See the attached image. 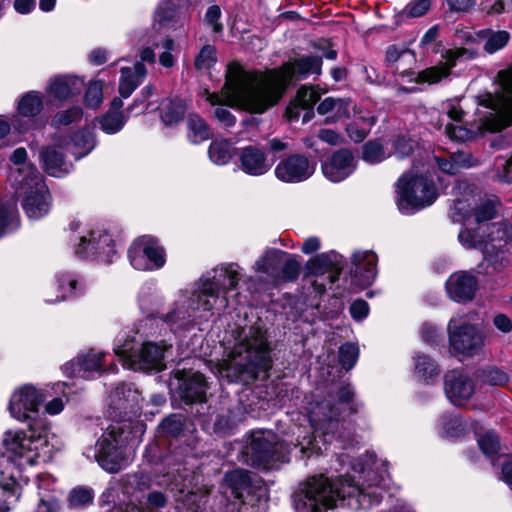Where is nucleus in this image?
Wrapping results in <instances>:
<instances>
[{
	"mask_svg": "<svg viewBox=\"0 0 512 512\" xmlns=\"http://www.w3.org/2000/svg\"><path fill=\"white\" fill-rule=\"evenodd\" d=\"M223 341L229 351L226 358L215 365V374L230 382L247 383L271 368L268 342L260 327L235 323Z\"/></svg>",
	"mask_w": 512,
	"mask_h": 512,
	"instance_id": "nucleus-5",
	"label": "nucleus"
},
{
	"mask_svg": "<svg viewBox=\"0 0 512 512\" xmlns=\"http://www.w3.org/2000/svg\"><path fill=\"white\" fill-rule=\"evenodd\" d=\"M104 354L99 351L90 350L77 358V372L84 378H90L94 372L101 370Z\"/></svg>",
	"mask_w": 512,
	"mask_h": 512,
	"instance_id": "nucleus-40",
	"label": "nucleus"
},
{
	"mask_svg": "<svg viewBox=\"0 0 512 512\" xmlns=\"http://www.w3.org/2000/svg\"><path fill=\"white\" fill-rule=\"evenodd\" d=\"M68 140L63 137H57L54 143L41 152V159L45 171L54 177H63L71 171V164L65 159V144Z\"/></svg>",
	"mask_w": 512,
	"mask_h": 512,
	"instance_id": "nucleus-25",
	"label": "nucleus"
},
{
	"mask_svg": "<svg viewBox=\"0 0 512 512\" xmlns=\"http://www.w3.org/2000/svg\"><path fill=\"white\" fill-rule=\"evenodd\" d=\"M21 489L15 476L11 473L0 472V512H8L18 502Z\"/></svg>",
	"mask_w": 512,
	"mask_h": 512,
	"instance_id": "nucleus-34",
	"label": "nucleus"
},
{
	"mask_svg": "<svg viewBox=\"0 0 512 512\" xmlns=\"http://www.w3.org/2000/svg\"><path fill=\"white\" fill-rule=\"evenodd\" d=\"M286 257V252L267 248L255 261L252 269L256 274L266 275L268 278L277 281L279 276V268Z\"/></svg>",
	"mask_w": 512,
	"mask_h": 512,
	"instance_id": "nucleus-30",
	"label": "nucleus"
},
{
	"mask_svg": "<svg viewBox=\"0 0 512 512\" xmlns=\"http://www.w3.org/2000/svg\"><path fill=\"white\" fill-rule=\"evenodd\" d=\"M169 347L154 342L137 344L134 339H125L114 347L115 354L123 366L134 371H160L165 368L164 356Z\"/></svg>",
	"mask_w": 512,
	"mask_h": 512,
	"instance_id": "nucleus-11",
	"label": "nucleus"
},
{
	"mask_svg": "<svg viewBox=\"0 0 512 512\" xmlns=\"http://www.w3.org/2000/svg\"><path fill=\"white\" fill-rule=\"evenodd\" d=\"M308 420L314 432L322 435L324 438L327 436L333 437L339 428V407L333 406L331 400H313L310 401L305 407ZM328 440H317V436L308 437L298 434L297 444L295 447H300V452L306 457L312 455H319L326 450Z\"/></svg>",
	"mask_w": 512,
	"mask_h": 512,
	"instance_id": "nucleus-7",
	"label": "nucleus"
},
{
	"mask_svg": "<svg viewBox=\"0 0 512 512\" xmlns=\"http://www.w3.org/2000/svg\"><path fill=\"white\" fill-rule=\"evenodd\" d=\"M146 75L147 69L143 63H136L133 67L122 68L119 81V93L121 97L128 98L140 83H142Z\"/></svg>",
	"mask_w": 512,
	"mask_h": 512,
	"instance_id": "nucleus-36",
	"label": "nucleus"
},
{
	"mask_svg": "<svg viewBox=\"0 0 512 512\" xmlns=\"http://www.w3.org/2000/svg\"><path fill=\"white\" fill-rule=\"evenodd\" d=\"M43 107V99L39 92L30 91L24 94L18 102V113L25 117L38 115Z\"/></svg>",
	"mask_w": 512,
	"mask_h": 512,
	"instance_id": "nucleus-46",
	"label": "nucleus"
},
{
	"mask_svg": "<svg viewBox=\"0 0 512 512\" xmlns=\"http://www.w3.org/2000/svg\"><path fill=\"white\" fill-rule=\"evenodd\" d=\"M393 145L395 147V154L399 157L408 156L414 149V141L405 136L397 137Z\"/></svg>",
	"mask_w": 512,
	"mask_h": 512,
	"instance_id": "nucleus-64",
	"label": "nucleus"
},
{
	"mask_svg": "<svg viewBox=\"0 0 512 512\" xmlns=\"http://www.w3.org/2000/svg\"><path fill=\"white\" fill-rule=\"evenodd\" d=\"M38 493L32 512H59L60 501L55 490H50L44 478L39 477Z\"/></svg>",
	"mask_w": 512,
	"mask_h": 512,
	"instance_id": "nucleus-38",
	"label": "nucleus"
},
{
	"mask_svg": "<svg viewBox=\"0 0 512 512\" xmlns=\"http://www.w3.org/2000/svg\"><path fill=\"white\" fill-rule=\"evenodd\" d=\"M182 421L181 417L178 415H171L165 418L161 424V429L170 435L176 436L182 431Z\"/></svg>",
	"mask_w": 512,
	"mask_h": 512,
	"instance_id": "nucleus-61",
	"label": "nucleus"
},
{
	"mask_svg": "<svg viewBox=\"0 0 512 512\" xmlns=\"http://www.w3.org/2000/svg\"><path fill=\"white\" fill-rule=\"evenodd\" d=\"M324 92L325 91H321L318 86H302L298 90L294 101L286 110L288 118L290 120L297 119L300 110H306L302 121L303 123L310 121L314 116L313 106Z\"/></svg>",
	"mask_w": 512,
	"mask_h": 512,
	"instance_id": "nucleus-29",
	"label": "nucleus"
},
{
	"mask_svg": "<svg viewBox=\"0 0 512 512\" xmlns=\"http://www.w3.org/2000/svg\"><path fill=\"white\" fill-rule=\"evenodd\" d=\"M188 138L198 144L210 138V129L205 120L198 114L191 113L187 117Z\"/></svg>",
	"mask_w": 512,
	"mask_h": 512,
	"instance_id": "nucleus-43",
	"label": "nucleus"
},
{
	"mask_svg": "<svg viewBox=\"0 0 512 512\" xmlns=\"http://www.w3.org/2000/svg\"><path fill=\"white\" fill-rule=\"evenodd\" d=\"M16 215L17 210L14 201L7 206H0V237L4 234L6 227L15 220Z\"/></svg>",
	"mask_w": 512,
	"mask_h": 512,
	"instance_id": "nucleus-60",
	"label": "nucleus"
},
{
	"mask_svg": "<svg viewBox=\"0 0 512 512\" xmlns=\"http://www.w3.org/2000/svg\"><path fill=\"white\" fill-rule=\"evenodd\" d=\"M288 446L278 442L271 431H256L252 433L251 443L247 454L251 456L254 465L268 467L273 462L287 461Z\"/></svg>",
	"mask_w": 512,
	"mask_h": 512,
	"instance_id": "nucleus-16",
	"label": "nucleus"
},
{
	"mask_svg": "<svg viewBox=\"0 0 512 512\" xmlns=\"http://www.w3.org/2000/svg\"><path fill=\"white\" fill-rule=\"evenodd\" d=\"M444 391L454 406L462 407L474 396L475 383L465 372L451 370L444 376Z\"/></svg>",
	"mask_w": 512,
	"mask_h": 512,
	"instance_id": "nucleus-23",
	"label": "nucleus"
},
{
	"mask_svg": "<svg viewBox=\"0 0 512 512\" xmlns=\"http://www.w3.org/2000/svg\"><path fill=\"white\" fill-rule=\"evenodd\" d=\"M130 264L139 271L160 269L165 264V252L156 239L150 236L137 238L128 250Z\"/></svg>",
	"mask_w": 512,
	"mask_h": 512,
	"instance_id": "nucleus-17",
	"label": "nucleus"
},
{
	"mask_svg": "<svg viewBox=\"0 0 512 512\" xmlns=\"http://www.w3.org/2000/svg\"><path fill=\"white\" fill-rule=\"evenodd\" d=\"M1 444L7 456L20 466L46 463L54 452L49 428L43 422L30 423L26 430H6Z\"/></svg>",
	"mask_w": 512,
	"mask_h": 512,
	"instance_id": "nucleus-6",
	"label": "nucleus"
},
{
	"mask_svg": "<svg viewBox=\"0 0 512 512\" xmlns=\"http://www.w3.org/2000/svg\"><path fill=\"white\" fill-rule=\"evenodd\" d=\"M430 6V0H415L406 6L405 12L409 17H421L430 9Z\"/></svg>",
	"mask_w": 512,
	"mask_h": 512,
	"instance_id": "nucleus-62",
	"label": "nucleus"
},
{
	"mask_svg": "<svg viewBox=\"0 0 512 512\" xmlns=\"http://www.w3.org/2000/svg\"><path fill=\"white\" fill-rule=\"evenodd\" d=\"M83 82L74 76H56L52 78L46 88L47 93L57 100L63 101L80 93Z\"/></svg>",
	"mask_w": 512,
	"mask_h": 512,
	"instance_id": "nucleus-32",
	"label": "nucleus"
},
{
	"mask_svg": "<svg viewBox=\"0 0 512 512\" xmlns=\"http://www.w3.org/2000/svg\"><path fill=\"white\" fill-rule=\"evenodd\" d=\"M280 267L281 270L279 269L278 280L293 281L299 275L300 263L287 253Z\"/></svg>",
	"mask_w": 512,
	"mask_h": 512,
	"instance_id": "nucleus-53",
	"label": "nucleus"
},
{
	"mask_svg": "<svg viewBox=\"0 0 512 512\" xmlns=\"http://www.w3.org/2000/svg\"><path fill=\"white\" fill-rule=\"evenodd\" d=\"M341 256L335 252L322 253L307 261L305 277L310 279L315 291L323 293L328 284L335 283L342 272Z\"/></svg>",
	"mask_w": 512,
	"mask_h": 512,
	"instance_id": "nucleus-15",
	"label": "nucleus"
},
{
	"mask_svg": "<svg viewBox=\"0 0 512 512\" xmlns=\"http://www.w3.org/2000/svg\"><path fill=\"white\" fill-rule=\"evenodd\" d=\"M389 154L378 141H369L362 147V158L370 164L379 163L385 160Z\"/></svg>",
	"mask_w": 512,
	"mask_h": 512,
	"instance_id": "nucleus-47",
	"label": "nucleus"
},
{
	"mask_svg": "<svg viewBox=\"0 0 512 512\" xmlns=\"http://www.w3.org/2000/svg\"><path fill=\"white\" fill-rule=\"evenodd\" d=\"M451 158L454 159L459 171L461 169H467L478 164V161L469 152L458 151L452 153Z\"/></svg>",
	"mask_w": 512,
	"mask_h": 512,
	"instance_id": "nucleus-63",
	"label": "nucleus"
},
{
	"mask_svg": "<svg viewBox=\"0 0 512 512\" xmlns=\"http://www.w3.org/2000/svg\"><path fill=\"white\" fill-rule=\"evenodd\" d=\"M314 171V162L302 154H292L276 164L274 175L283 183H299L310 178Z\"/></svg>",
	"mask_w": 512,
	"mask_h": 512,
	"instance_id": "nucleus-20",
	"label": "nucleus"
},
{
	"mask_svg": "<svg viewBox=\"0 0 512 512\" xmlns=\"http://www.w3.org/2000/svg\"><path fill=\"white\" fill-rule=\"evenodd\" d=\"M478 444L486 455H493L499 449V439L494 432H487L478 438Z\"/></svg>",
	"mask_w": 512,
	"mask_h": 512,
	"instance_id": "nucleus-59",
	"label": "nucleus"
},
{
	"mask_svg": "<svg viewBox=\"0 0 512 512\" xmlns=\"http://www.w3.org/2000/svg\"><path fill=\"white\" fill-rule=\"evenodd\" d=\"M239 169L250 176H262L268 173L272 167L265 150L248 145L240 149L238 153Z\"/></svg>",
	"mask_w": 512,
	"mask_h": 512,
	"instance_id": "nucleus-26",
	"label": "nucleus"
},
{
	"mask_svg": "<svg viewBox=\"0 0 512 512\" xmlns=\"http://www.w3.org/2000/svg\"><path fill=\"white\" fill-rule=\"evenodd\" d=\"M341 471L336 484L324 475L309 478L296 502L297 512H322L336 506L338 500L348 499L352 509L367 508L378 503L382 490L389 484L385 463L372 453L351 461V456L338 457Z\"/></svg>",
	"mask_w": 512,
	"mask_h": 512,
	"instance_id": "nucleus-1",
	"label": "nucleus"
},
{
	"mask_svg": "<svg viewBox=\"0 0 512 512\" xmlns=\"http://www.w3.org/2000/svg\"><path fill=\"white\" fill-rule=\"evenodd\" d=\"M163 51L159 54V63L164 68H172L177 61V48L173 39L166 37L161 42Z\"/></svg>",
	"mask_w": 512,
	"mask_h": 512,
	"instance_id": "nucleus-51",
	"label": "nucleus"
},
{
	"mask_svg": "<svg viewBox=\"0 0 512 512\" xmlns=\"http://www.w3.org/2000/svg\"><path fill=\"white\" fill-rule=\"evenodd\" d=\"M478 35L485 39L483 48L488 54H494L503 49L510 40V34L505 30H482Z\"/></svg>",
	"mask_w": 512,
	"mask_h": 512,
	"instance_id": "nucleus-44",
	"label": "nucleus"
},
{
	"mask_svg": "<svg viewBox=\"0 0 512 512\" xmlns=\"http://www.w3.org/2000/svg\"><path fill=\"white\" fill-rule=\"evenodd\" d=\"M171 386L173 397L185 404L203 401L207 388L203 375L198 372H178Z\"/></svg>",
	"mask_w": 512,
	"mask_h": 512,
	"instance_id": "nucleus-21",
	"label": "nucleus"
},
{
	"mask_svg": "<svg viewBox=\"0 0 512 512\" xmlns=\"http://www.w3.org/2000/svg\"><path fill=\"white\" fill-rule=\"evenodd\" d=\"M103 100V84L101 81H92L86 90L85 102L91 108H97Z\"/></svg>",
	"mask_w": 512,
	"mask_h": 512,
	"instance_id": "nucleus-57",
	"label": "nucleus"
},
{
	"mask_svg": "<svg viewBox=\"0 0 512 512\" xmlns=\"http://www.w3.org/2000/svg\"><path fill=\"white\" fill-rule=\"evenodd\" d=\"M233 66H240L238 63H230L227 66L226 75H225V83L220 92H210L208 90L204 91V97L207 102H209L213 106H217L214 111L215 118L225 127H232L236 123V117L232 114V112L228 109V107L238 108L240 110H244L250 112L252 114H262L263 112H254L249 109L242 107L241 105L234 103L232 96V89L227 88L228 78L230 74V70Z\"/></svg>",
	"mask_w": 512,
	"mask_h": 512,
	"instance_id": "nucleus-19",
	"label": "nucleus"
},
{
	"mask_svg": "<svg viewBox=\"0 0 512 512\" xmlns=\"http://www.w3.org/2000/svg\"><path fill=\"white\" fill-rule=\"evenodd\" d=\"M131 432L125 424H112L97 441V451L94 454L98 464L109 473H117L130 462Z\"/></svg>",
	"mask_w": 512,
	"mask_h": 512,
	"instance_id": "nucleus-9",
	"label": "nucleus"
},
{
	"mask_svg": "<svg viewBox=\"0 0 512 512\" xmlns=\"http://www.w3.org/2000/svg\"><path fill=\"white\" fill-rule=\"evenodd\" d=\"M143 401L144 399L133 384H121L111 395V402L116 408L129 410L134 414L144 408V405L140 403Z\"/></svg>",
	"mask_w": 512,
	"mask_h": 512,
	"instance_id": "nucleus-31",
	"label": "nucleus"
},
{
	"mask_svg": "<svg viewBox=\"0 0 512 512\" xmlns=\"http://www.w3.org/2000/svg\"><path fill=\"white\" fill-rule=\"evenodd\" d=\"M377 255L370 250H358L351 256V275L357 286L370 285L377 273Z\"/></svg>",
	"mask_w": 512,
	"mask_h": 512,
	"instance_id": "nucleus-27",
	"label": "nucleus"
},
{
	"mask_svg": "<svg viewBox=\"0 0 512 512\" xmlns=\"http://www.w3.org/2000/svg\"><path fill=\"white\" fill-rule=\"evenodd\" d=\"M439 425L445 437H458L464 430L460 417L456 415L442 416Z\"/></svg>",
	"mask_w": 512,
	"mask_h": 512,
	"instance_id": "nucleus-52",
	"label": "nucleus"
},
{
	"mask_svg": "<svg viewBox=\"0 0 512 512\" xmlns=\"http://www.w3.org/2000/svg\"><path fill=\"white\" fill-rule=\"evenodd\" d=\"M236 154L234 144L226 139H215L208 148V156L212 163L224 166L231 162Z\"/></svg>",
	"mask_w": 512,
	"mask_h": 512,
	"instance_id": "nucleus-39",
	"label": "nucleus"
},
{
	"mask_svg": "<svg viewBox=\"0 0 512 512\" xmlns=\"http://www.w3.org/2000/svg\"><path fill=\"white\" fill-rule=\"evenodd\" d=\"M359 355L358 347L352 343H346L339 348V361L346 369H351Z\"/></svg>",
	"mask_w": 512,
	"mask_h": 512,
	"instance_id": "nucleus-56",
	"label": "nucleus"
},
{
	"mask_svg": "<svg viewBox=\"0 0 512 512\" xmlns=\"http://www.w3.org/2000/svg\"><path fill=\"white\" fill-rule=\"evenodd\" d=\"M224 481L230 488L234 497L240 499L242 503L245 504L246 498L249 497L253 491V482L250 473L246 470L237 469L226 473Z\"/></svg>",
	"mask_w": 512,
	"mask_h": 512,
	"instance_id": "nucleus-33",
	"label": "nucleus"
},
{
	"mask_svg": "<svg viewBox=\"0 0 512 512\" xmlns=\"http://www.w3.org/2000/svg\"><path fill=\"white\" fill-rule=\"evenodd\" d=\"M321 67L322 59L318 56H303L268 73L233 66L227 88L232 89L234 103L254 112H265L278 103L290 82L310 74L320 75Z\"/></svg>",
	"mask_w": 512,
	"mask_h": 512,
	"instance_id": "nucleus-2",
	"label": "nucleus"
},
{
	"mask_svg": "<svg viewBox=\"0 0 512 512\" xmlns=\"http://www.w3.org/2000/svg\"><path fill=\"white\" fill-rule=\"evenodd\" d=\"M100 126L107 134H115L120 131L125 124V117L122 112L108 111L100 119Z\"/></svg>",
	"mask_w": 512,
	"mask_h": 512,
	"instance_id": "nucleus-48",
	"label": "nucleus"
},
{
	"mask_svg": "<svg viewBox=\"0 0 512 512\" xmlns=\"http://www.w3.org/2000/svg\"><path fill=\"white\" fill-rule=\"evenodd\" d=\"M44 401L45 395L40 389L31 384H24L12 392L8 411L13 419L29 425L39 422L37 417Z\"/></svg>",
	"mask_w": 512,
	"mask_h": 512,
	"instance_id": "nucleus-14",
	"label": "nucleus"
},
{
	"mask_svg": "<svg viewBox=\"0 0 512 512\" xmlns=\"http://www.w3.org/2000/svg\"><path fill=\"white\" fill-rule=\"evenodd\" d=\"M94 498L93 490L86 487H77L69 494V506L80 509L92 504Z\"/></svg>",
	"mask_w": 512,
	"mask_h": 512,
	"instance_id": "nucleus-49",
	"label": "nucleus"
},
{
	"mask_svg": "<svg viewBox=\"0 0 512 512\" xmlns=\"http://www.w3.org/2000/svg\"><path fill=\"white\" fill-rule=\"evenodd\" d=\"M397 204L404 214H413L432 205L438 190L432 179L424 175L405 174L397 183Z\"/></svg>",
	"mask_w": 512,
	"mask_h": 512,
	"instance_id": "nucleus-10",
	"label": "nucleus"
},
{
	"mask_svg": "<svg viewBox=\"0 0 512 512\" xmlns=\"http://www.w3.org/2000/svg\"><path fill=\"white\" fill-rule=\"evenodd\" d=\"M216 63V49L211 45H205L195 59L197 70H209Z\"/></svg>",
	"mask_w": 512,
	"mask_h": 512,
	"instance_id": "nucleus-55",
	"label": "nucleus"
},
{
	"mask_svg": "<svg viewBox=\"0 0 512 512\" xmlns=\"http://www.w3.org/2000/svg\"><path fill=\"white\" fill-rule=\"evenodd\" d=\"M477 55L475 50L459 47L445 50L442 54L443 63L427 68L417 75V82L434 84L448 77L451 69L460 59H473Z\"/></svg>",
	"mask_w": 512,
	"mask_h": 512,
	"instance_id": "nucleus-22",
	"label": "nucleus"
},
{
	"mask_svg": "<svg viewBox=\"0 0 512 512\" xmlns=\"http://www.w3.org/2000/svg\"><path fill=\"white\" fill-rule=\"evenodd\" d=\"M9 180L20 195L23 209L31 219H40L51 208V195L41 174L31 165L11 170Z\"/></svg>",
	"mask_w": 512,
	"mask_h": 512,
	"instance_id": "nucleus-8",
	"label": "nucleus"
},
{
	"mask_svg": "<svg viewBox=\"0 0 512 512\" xmlns=\"http://www.w3.org/2000/svg\"><path fill=\"white\" fill-rule=\"evenodd\" d=\"M240 270L236 263L215 267L199 279L189 296H179L163 320L178 327L196 320L208 321L228 306L226 294L236 288Z\"/></svg>",
	"mask_w": 512,
	"mask_h": 512,
	"instance_id": "nucleus-3",
	"label": "nucleus"
},
{
	"mask_svg": "<svg viewBox=\"0 0 512 512\" xmlns=\"http://www.w3.org/2000/svg\"><path fill=\"white\" fill-rule=\"evenodd\" d=\"M360 120L364 125L363 127H359L358 123L354 122L346 128L349 138L354 142L363 141L368 135L369 129L375 124L373 116L361 117Z\"/></svg>",
	"mask_w": 512,
	"mask_h": 512,
	"instance_id": "nucleus-50",
	"label": "nucleus"
},
{
	"mask_svg": "<svg viewBox=\"0 0 512 512\" xmlns=\"http://www.w3.org/2000/svg\"><path fill=\"white\" fill-rule=\"evenodd\" d=\"M68 140L65 150L79 159L87 155L96 145L94 134L89 130H81L73 137L62 136Z\"/></svg>",
	"mask_w": 512,
	"mask_h": 512,
	"instance_id": "nucleus-37",
	"label": "nucleus"
},
{
	"mask_svg": "<svg viewBox=\"0 0 512 512\" xmlns=\"http://www.w3.org/2000/svg\"><path fill=\"white\" fill-rule=\"evenodd\" d=\"M439 375L436 363L428 356L417 354L415 356V376L424 383H430Z\"/></svg>",
	"mask_w": 512,
	"mask_h": 512,
	"instance_id": "nucleus-45",
	"label": "nucleus"
},
{
	"mask_svg": "<svg viewBox=\"0 0 512 512\" xmlns=\"http://www.w3.org/2000/svg\"><path fill=\"white\" fill-rule=\"evenodd\" d=\"M445 286L450 299L458 303H465L474 298L478 282L473 275L459 271L447 279Z\"/></svg>",
	"mask_w": 512,
	"mask_h": 512,
	"instance_id": "nucleus-28",
	"label": "nucleus"
},
{
	"mask_svg": "<svg viewBox=\"0 0 512 512\" xmlns=\"http://www.w3.org/2000/svg\"><path fill=\"white\" fill-rule=\"evenodd\" d=\"M496 213V202L492 200L473 210L468 209L465 201L458 200L452 208L453 220L464 222L458 234L459 242L466 248L480 249L484 259L500 270L510 262L503 248L512 239V227L502 222L490 223Z\"/></svg>",
	"mask_w": 512,
	"mask_h": 512,
	"instance_id": "nucleus-4",
	"label": "nucleus"
},
{
	"mask_svg": "<svg viewBox=\"0 0 512 512\" xmlns=\"http://www.w3.org/2000/svg\"><path fill=\"white\" fill-rule=\"evenodd\" d=\"M186 103L181 99L166 100L161 105L160 117L165 125H173L183 119Z\"/></svg>",
	"mask_w": 512,
	"mask_h": 512,
	"instance_id": "nucleus-42",
	"label": "nucleus"
},
{
	"mask_svg": "<svg viewBox=\"0 0 512 512\" xmlns=\"http://www.w3.org/2000/svg\"><path fill=\"white\" fill-rule=\"evenodd\" d=\"M386 62L393 72L406 76L410 74L413 64L416 61L415 53L409 49H400L396 46L388 47L386 51Z\"/></svg>",
	"mask_w": 512,
	"mask_h": 512,
	"instance_id": "nucleus-35",
	"label": "nucleus"
},
{
	"mask_svg": "<svg viewBox=\"0 0 512 512\" xmlns=\"http://www.w3.org/2000/svg\"><path fill=\"white\" fill-rule=\"evenodd\" d=\"M357 159L348 149H339L323 161L321 169L326 179L338 183L354 173Z\"/></svg>",
	"mask_w": 512,
	"mask_h": 512,
	"instance_id": "nucleus-24",
	"label": "nucleus"
},
{
	"mask_svg": "<svg viewBox=\"0 0 512 512\" xmlns=\"http://www.w3.org/2000/svg\"><path fill=\"white\" fill-rule=\"evenodd\" d=\"M447 331L450 348L455 354L473 357L478 355L485 345V336L481 329L477 325L464 322L461 316L450 319Z\"/></svg>",
	"mask_w": 512,
	"mask_h": 512,
	"instance_id": "nucleus-13",
	"label": "nucleus"
},
{
	"mask_svg": "<svg viewBox=\"0 0 512 512\" xmlns=\"http://www.w3.org/2000/svg\"><path fill=\"white\" fill-rule=\"evenodd\" d=\"M480 380L489 385H504L508 381V375L501 369L496 367H488L479 371Z\"/></svg>",
	"mask_w": 512,
	"mask_h": 512,
	"instance_id": "nucleus-54",
	"label": "nucleus"
},
{
	"mask_svg": "<svg viewBox=\"0 0 512 512\" xmlns=\"http://www.w3.org/2000/svg\"><path fill=\"white\" fill-rule=\"evenodd\" d=\"M75 251L81 257L109 263L115 254V244L111 235L104 230L87 231L79 236Z\"/></svg>",
	"mask_w": 512,
	"mask_h": 512,
	"instance_id": "nucleus-18",
	"label": "nucleus"
},
{
	"mask_svg": "<svg viewBox=\"0 0 512 512\" xmlns=\"http://www.w3.org/2000/svg\"><path fill=\"white\" fill-rule=\"evenodd\" d=\"M147 507L142 504L136 505L129 503L125 507H117L112 512H153L154 510L163 508L167 503V497L158 491H153L146 496Z\"/></svg>",
	"mask_w": 512,
	"mask_h": 512,
	"instance_id": "nucleus-41",
	"label": "nucleus"
},
{
	"mask_svg": "<svg viewBox=\"0 0 512 512\" xmlns=\"http://www.w3.org/2000/svg\"><path fill=\"white\" fill-rule=\"evenodd\" d=\"M498 83L502 93L497 96L487 94L480 104L491 109L489 117H486L480 128L497 132L512 125V65L497 74Z\"/></svg>",
	"mask_w": 512,
	"mask_h": 512,
	"instance_id": "nucleus-12",
	"label": "nucleus"
},
{
	"mask_svg": "<svg viewBox=\"0 0 512 512\" xmlns=\"http://www.w3.org/2000/svg\"><path fill=\"white\" fill-rule=\"evenodd\" d=\"M82 117V109L78 106L72 107L68 110L58 112L52 119L55 126L69 125L73 122L80 120Z\"/></svg>",
	"mask_w": 512,
	"mask_h": 512,
	"instance_id": "nucleus-58",
	"label": "nucleus"
}]
</instances>
